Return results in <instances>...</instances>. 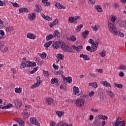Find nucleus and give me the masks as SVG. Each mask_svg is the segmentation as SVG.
I'll list each match as a JSON object with an SVG mask.
<instances>
[{
  "instance_id": "393cba45",
  "label": "nucleus",
  "mask_w": 126,
  "mask_h": 126,
  "mask_svg": "<svg viewBox=\"0 0 126 126\" xmlns=\"http://www.w3.org/2000/svg\"><path fill=\"white\" fill-rule=\"evenodd\" d=\"M114 86H115V87H117V88L119 89L123 88V87H124V86L122 84H118L117 83H114Z\"/></svg>"
},
{
  "instance_id": "4d7b16f0",
  "label": "nucleus",
  "mask_w": 126,
  "mask_h": 126,
  "mask_svg": "<svg viewBox=\"0 0 126 126\" xmlns=\"http://www.w3.org/2000/svg\"><path fill=\"white\" fill-rule=\"evenodd\" d=\"M113 7H114V8H119V5L118 3H115L113 5Z\"/></svg>"
},
{
  "instance_id": "4468645a",
  "label": "nucleus",
  "mask_w": 126,
  "mask_h": 126,
  "mask_svg": "<svg viewBox=\"0 0 126 126\" xmlns=\"http://www.w3.org/2000/svg\"><path fill=\"white\" fill-rule=\"evenodd\" d=\"M27 67H34V66H36V63L34 62H29L26 65Z\"/></svg>"
},
{
  "instance_id": "dca6fc26",
  "label": "nucleus",
  "mask_w": 126,
  "mask_h": 126,
  "mask_svg": "<svg viewBox=\"0 0 126 126\" xmlns=\"http://www.w3.org/2000/svg\"><path fill=\"white\" fill-rule=\"evenodd\" d=\"M53 102L54 100H53L52 98H47L45 102L46 104L47 105H51V104H53Z\"/></svg>"
},
{
  "instance_id": "412c9836",
  "label": "nucleus",
  "mask_w": 126,
  "mask_h": 126,
  "mask_svg": "<svg viewBox=\"0 0 126 126\" xmlns=\"http://www.w3.org/2000/svg\"><path fill=\"white\" fill-rule=\"evenodd\" d=\"M59 82V79L57 78H52L51 80V83L55 84V83H58Z\"/></svg>"
},
{
  "instance_id": "6e6552de",
  "label": "nucleus",
  "mask_w": 126,
  "mask_h": 126,
  "mask_svg": "<svg viewBox=\"0 0 126 126\" xmlns=\"http://www.w3.org/2000/svg\"><path fill=\"white\" fill-rule=\"evenodd\" d=\"M53 35L54 36V38H57V39H59V38L61 37L60 32H59L58 30H55Z\"/></svg>"
},
{
  "instance_id": "5fc2aeb1",
  "label": "nucleus",
  "mask_w": 126,
  "mask_h": 126,
  "mask_svg": "<svg viewBox=\"0 0 126 126\" xmlns=\"http://www.w3.org/2000/svg\"><path fill=\"white\" fill-rule=\"evenodd\" d=\"M20 126H24V125H25V123L24 121L21 120L20 123H19Z\"/></svg>"
},
{
  "instance_id": "5701e85b",
  "label": "nucleus",
  "mask_w": 126,
  "mask_h": 126,
  "mask_svg": "<svg viewBox=\"0 0 126 126\" xmlns=\"http://www.w3.org/2000/svg\"><path fill=\"white\" fill-rule=\"evenodd\" d=\"M95 8H96L97 11H98V12H101V11L102 12H103V10L102 9V7L99 5H97L95 6Z\"/></svg>"
},
{
  "instance_id": "c85d7f7f",
  "label": "nucleus",
  "mask_w": 126,
  "mask_h": 126,
  "mask_svg": "<svg viewBox=\"0 0 126 126\" xmlns=\"http://www.w3.org/2000/svg\"><path fill=\"white\" fill-rule=\"evenodd\" d=\"M35 10L38 13L41 12V8H40V6L38 4L35 5Z\"/></svg>"
},
{
  "instance_id": "2f4dec72",
  "label": "nucleus",
  "mask_w": 126,
  "mask_h": 126,
  "mask_svg": "<svg viewBox=\"0 0 126 126\" xmlns=\"http://www.w3.org/2000/svg\"><path fill=\"white\" fill-rule=\"evenodd\" d=\"M64 56L63 54H59L58 55H57V58L58 60H63L64 58Z\"/></svg>"
},
{
  "instance_id": "69168bd1",
  "label": "nucleus",
  "mask_w": 126,
  "mask_h": 126,
  "mask_svg": "<svg viewBox=\"0 0 126 126\" xmlns=\"http://www.w3.org/2000/svg\"><path fill=\"white\" fill-rule=\"evenodd\" d=\"M63 126H72V124H68L67 123H64Z\"/></svg>"
},
{
  "instance_id": "c9c22d12",
  "label": "nucleus",
  "mask_w": 126,
  "mask_h": 126,
  "mask_svg": "<svg viewBox=\"0 0 126 126\" xmlns=\"http://www.w3.org/2000/svg\"><path fill=\"white\" fill-rule=\"evenodd\" d=\"M107 94H108V95H109V96L111 97V98H114V96H115V94H114L113 92H111V91H108V92H107Z\"/></svg>"
},
{
  "instance_id": "680f3d73",
  "label": "nucleus",
  "mask_w": 126,
  "mask_h": 126,
  "mask_svg": "<svg viewBox=\"0 0 126 126\" xmlns=\"http://www.w3.org/2000/svg\"><path fill=\"white\" fill-rule=\"evenodd\" d=\"M87 97H88V95H83L80 99H81V100H85Z\"/></svg>"
},
{
  "instance_id": "a19ab883",
  "label": "nucleus",
  "mask_w": 126,
  "mask_h": 126,
  "mask_svg": "<svg viewBox=\"0 0 126 126\" xmlns=\"http://www.w3.org/2000/svg\"><path fill=\"white\" fill-rule=\"evenodd\" d=\"M43 74L45 77H49V73L48 71L43 70Z\"/></svg>"
},
{
  "instance_id": "f03ea898",
  "label": "nucleus",
  "mask_w": 126,
  "mask_h": 126,
  "mask_svg": "<svg viewBox=\"0 0 126 126\" xmlns=\"http://www.w3.org/2000/svg\"><path fill=\"white\" fill-rule=\"evenodd\" d=\"M108 25L110 32L114 35H118V31L116 29V27H115L114 24L111 22H109Z\"/></svg>"
},
{
  "instance_id": "774afa93",
  "label": "nucleus",
  "mask_w": 126,
  "mask_h": 126,
  "mask_svg": "<svg viewBox=\"0 0 126 126\" xmlns=\"http://www.w3.org/2000/svg\"><path fill=\"white\" fill-rule=\"evenodd\" d=\"M21 120H22L20 118H16V119H15V122H17L18 124Z\"/></svg>"
},
{
  "instance_id": "7ed1b4c3",
  "label": "nucleus",
  "mask_w": 126,
  "mask_h": 126,
  "mask_svg": "<svg viewBox=\"0 0 126 126\" xmlns=\"http://www.w3.org/2000/svg\"><path fill=\"white\" fill-rule=\"evenodd\" d=\"M85 102V100H82L80 98H79L76 100V106L78 108H82L83 106H84V103Z\"/></svg>"
},
{
  "instance_id": "0e129e2a",
  "label": "nucleus",
  "mask_w": 126,
  "mask_h": 126,
  "mask_svg": "<svg viewBox=\"0 0 126 126\" xmlns=\"http://www.w3.org/2000/svg\"><path fill=\"white\" fill-rule=\"evenodd\" d=\"M0 35H1V36H3L4 35V32L2 30H0Z\"/></svg>"
},
{
  "instance_id": "c756f323",
  "label": "nucleus",
  "mask_w": 126,
  "mask_h": 126,
  "mask_svg": "<svg viewBox=\"0 0 126 126\" xmlns=\"http://www.w3.org/2000/svg\"><path fill=\"white\" fill-rule=\"evenodd\" d=\"M52 43H53V41H50L48 42H46L44 44V47H45V48H49V47H50L51 46V45H52Z\"/></svg>"
},
{
  "instance_id": "ddd939ff",
  "label": "nucleus",
  "mask_w": 126,
  "mask_h": 126,
  "mask_svg": "<svg viewBox=\"0 0 126 126\" xmlns=\"http://www.w3.org/2000/svg\"><path fill=\"white\" fill-rule=\"evenodd\" d=\"M72 47L73 50L76 51V52H80L81 49H82V46L79 45L78 47H76L75 45H72Z\"/></svg>"
},
{
  "instance_id": "a18cd8bd",
  "label": "nucleus",
  "mask_w": 126,
  "mask_h": 126,
  "mask_svg": "<svg viewBox=\"0 0 126 126\" xmlns=\"http://www.w3.org/2000/svg\"><path fill=\"white\" fill-rule=\"evenodd\" d=\"M89 43H90V44H91V45H93L94 44H96V41L94 42V40L93 39L90 38L89 40Z\"/></svg>"
},
{
  "instance_id": "49530a36",
  "label": "nucleus",
  "mask_w": 126,
  "mask_h": 126,
  "mask_svg": "<svg viewBox=\"0 0 126 126\" xmlns=\"http://www.w3.org/2000/svg\"><path fill=\"white\" fill-rule=\"evenodd\" d=\"M6 4L5 1L0 0V6H4Z\"/></svg>"
},
{
  "instance_id": "f257e3e1",
  "label": "nucleus",
  "mask_w": 126,
  "mask_h": 126,
  "mask_svg": "<svg viewBox=\"0 0 126 126\" xmlns=\"http://www.w3.org/2000/svg\"><path fill=\"white\" fill-rule=\"evenodd\" d=\"M52 46L53 49H59L60 47H61L62 49H63L64 52H67V53H72L73 52V50L71 47H69L65 44V43L61 41L53 42Z\"/></svg>"
},
{
  "instance_id": "1a4fd4ad",
  "label": "nucleus",
  "mask_w": 126,
  "mask_h": 126,
  "mask_svg": "<svg viewBox=\"0 0 126 126\" xmlns=\"http://www.w3.org/2000/svg\"><path fill=\"white\" fill-rule=\"evenodd\" d=\"M27 38L32 39V40H35V39H36V35L33 33L29 32L27 34Z\"/></svg>"
},
{
  "instance_id": "13d9d810",
  "label": "nucleus",
  "mask_w": 126,
  "mask_h": 126,
  "mask_svg": "<svg viewBox=\"0 0 126 126\" xmlns=\"http://www.w3.org/2000/svg\"><path fill=\"white\" fill-rule=\"evenodd\" d=\"M53 66L54 69H55V70H57V69H59V66L58 65L57 66L56 64L53 63Z\"/></svg>"
},
{
  "instance_id": "20e7f679",
  "label": "nucleus",
  "mask_w": 126,
  "mask_h": 126,
  "mask_svg": "<svg viewBox=\"0 0 126 126\" xmlns=\"http://www.w3.org/2000/svg\"><path fill=\"white\" fill-rule=\"evenodd\" d=\"M31 122L32 125H35V126H40V123L37 121V119L35 117L30 118Z\"/></svg>"
},
{
  "instance_id": "603ef678",
  "label": "nucleus",
  "mask_w": 126,
  "mask_h": 126,
  "mask_svg": "<svg viewBox=\"0 0 126 126\" xmlns=\"http://www.w3.org/2000/svg\"><path fill=\"white\" fill-rule=\"evenodd\" d=\"M118 34H114V35H118V36H120V37H124L125 35H124V33L120 32H118Z\"/></svg>"
},
{
  "instance_id": "e433bc0d",
  "label": "nucleus",
  "mask_w": 126,
  "mask_h": 126,
  "mask_svg": "<svg viewBox=\"0 0 126 126\" xmlns=\"http://www.w3.org/2000/svg\"><path fill=\"white\" fill-rule=\"evenodd\" d=\"M56 114L58 116V117H61V116H63V111H56Z\"/></svg>"
},
{
  "instance_id": "c03bdc74",
  "label": "nucleus",
  "mask_w": 126,
  "mask_h": 126,
  "mask_svg": "<svg viewBox=\"0 0 126 126\" xmlns=\"http://www.w3.org/2000/svg\"><path fill=\"white\" fill-rule=\"evenodd\" d=\"M26 64L23 62H22V63L21 64V66H20V68H24L25 67H26Z\"/></svg>"
},
{
  "instance_id": "9d476101",
  "label": "nucleus",
  "mask_w": 126,
  "mask_h": 126,
  "mask_svg": "<svg viewBox=\"0 0 126 126\" xmlns=\"http://www.w3.org/2000/svg\"><path fill=\"white\" fill-rule=\"evenodd\" d=\"M19 11L20 13H22L23 12L28 13V12H29V10H28V8H27L22 7L19 9Z\"/></svg>"
},
{
  "instance_id": "bf43d9fd",
  "label": "nucleus",
  "mask_w": 126,
  "mask_h": 126,
  "mask_svg": "<svg viewBox=\"0 0 126 126\" xmlns=\"http://www.w3.org/2000/svg\"><path fill=\"white\" fill-rule=\"evenodd\" d=\"M71 40L72 41V42H75L76 41V37L74 36H72L71 37Z\"/></svg>"
},
{
  "instance_id": "473e14b6",
  "label": "nucleus",
  "mask_w": 126,
  "mask_h": 126,
  "mask_svg": "<svg viewBox=\"0 0 126 126\" xmlns=\"http://www.w3.org/2000/svg\"><path fill=\"white\" fill-rule=\"evenodd\" d=\"M30 116V113L24 112L23 113V117L25 118V119H28V118H29Z\"/></svg>"
},
{
  "instance_id": "7c9ffc66",
  "label": "nucleus",
  "mask_w": 126,
  "mask_h": 126,
  "mask_svg": "<svg viewBox=\"0 0 126 126\" xmlns=\"http://www.w3.org/2000/svg\"><path fill=\"white\" fill-rule=\"evenodd\" d=\"M15 91L16 93H21L22 92V89L21 88H15Z\"/></svg>"
},
{
  "instance_id": "f3484780",
  "label": "nucleus",
  "mask_w": 126,
  "mask_h": 126,
  "mask_svg": "<svg viewBox=\"0 0 126 126\" xmlns=\"http://www.w3.org/2000/svg\"><path fill=\"white\" fill-rule=\"evenodd\" d=\"M89 34V31L86 30L84 31V32H82V36L84 39L86 38L87 36H88Z\"/></svg>"
},
{
  "instance_id": "bb28decb",
  "label": "nucleus",
  "mask_w": 126,
  "mask_h": 126,
  "mask_svg": "<svg viewBox=\"0 0 126 126\" xmlns=\"http://www.w3.org/2000/svg\"><path fill=\"white\" fill-rule=\"evenodd\" d=\"M81 28H83V25H82V24L79 25V26H78L77 27L76 32H79L80 31V30H81Z\"/></svg>"
},
{
  "instance_id": "37998d69",
  "label": "nucleus",
  "mask_w": 126,
  "mask_h": 126,
  "mask_svg": "<svg viewBox=\"0 0 126 126\" xmlns=\"http://www.w3.org/2000/svg\"><path fill=\"white\" fill-rule=\"evenodd\" d=\"M86 50L87 51H89L90 53L93 52V50H92V48H91V46L90 47V46H87L86 47Z\"/></svg>"
},
{
  "instance_id": "3c124183",
  "label": "nucleus",
  "mask_w": 126,
  "mask_h": 126,
  "mask_svg": "<svg viewBox=\"0 0 126 126\" xmlns=\"http://www.w3.org/2000/svg\"><path fill=\"white\" fill-rule=\"evenodd\" d=\"M10 108H12V104L11 103H9L6 105V109H10Z\"/></svg>"
},
{
  "instance_id": "f704fd0d",
  "label": "nucleus",
  "mask_w": 126,
  "mask_h": 126,
  "mask_svg": "<svg viewBox=\"0 0 126 126\" xmlns=\"http://www.w3.org/2000/svg\"><path fill=\"white\" fill-rule=\"evenodd\" d=\"M6 32H11V31H13V27H9L6 28Z\"/></svg>"
},
{
  "instance_id": "864d4df0",
  "label": "nucleus",
  "mask_w": 126,
  "mask_h": 126,
  "mask_svg": "<svg viewBox=\"0 0 126 126\" xmlns=\"http://www.w3.org/2000/svg\"><path fill=\"white\" fill-rule=\"evenodd\" d=\"M94 94H95V92H94V91H92L89 93V96H90V97H92V96H93V95H94Z\"/></svg>"
},
{
  "instance_id": "79ce46f5",
  "label": "nucleus",
  "mask_w": 126,
  "mask_h": 126,
  "mask_svg": "<svg viewBox=\"0 0 126 126\" xmlns=\"http://www.w3.org/2000/svg\"><path fill=\"white\" fill-rule=\"evenodd\" d=\"M55 6L58 8V9H61L62 4L60 3H56Z\"/></svg>"
},
{
  "instance_id": "0eeeda50",
  "label": "nucleus",
  "mask_w": 126,
  "mask_h": 126,
  "mask_svg": "<svg viewBox=\"0 0 126 126\" xmlns=\"http://www.w3.org/2000/svg\"><path fill=\"white\" fill-rule=\"evenodd\" d=\"M64 83H71L72 82V78L71 77H67L63 79Z\"/></svg>"
},
{
  "instance_id": "8fccbe9b",
  "label": "nucleus",
  "mask_w": 126,
  "mask_h": 126,
  "mask_svg": "<svg viewBox=\"0 0 126 126\" xmlns=\"http://www.w3.org/2000/svg\"><path fill=\"white\" fill-rule=\"evenodd\" d=\"M117 20V17L112 16L111 19V21L113 22V23H115V21Z\"/></svg>"
},
{
  "instance_id": "de8ad7c7",
  "label": "nucleus",
  "mask_w": 126,
  "mask_h": 126,
  "mask_svg": "<svg viewBox=\"0 0 126 126\" xmlns=\"http://www.w3.org/2000/svg\"><path fill=\"white\" fill-rule=\"evenodd\" d=\"M92 29L93 31H95V32L98 31V28H97V26L96 25H94V27L92 26Z\"/></svg>"
},
{
  "instance_id": "cd10ccee",
  "label": "nucleus",
  "mask_w": 126,
  "mask_h": 126,
  "mask_svg": "<svg viewBox=\"0 0 126 126\" xmlns=\"http://www.w3.org/2000/svg\"><path fill=\"white\" fill-rule=\"evenodd\" d=\"M98 118L101 120H108V117L102 114L98 115Z\"/></svg>"
},
{
  "instance_id": "6e6d98bb",
  "label": "nucleus",
  "mask_w": 126,
  "mask_h": 126,
  "mask_svg": "<svg viewBox=\"0 0 126 126\" xmlns=\"http://www.w3.org/2000/svg\"><path fill=\"white\" fill-rule=\"evenodd\" d=\"M12 4L14 6V7H19V4L17 3L12 2Z\"/></svg>"
},
{
  "instance_id": "b1692460",
  "label": "nucleus",
  "mask_w": 126,
  "mask_h": 126,
  "mask_svg": "<svg viewBox=\"0 0 126 126\" xmlns=\"http://www.w3.org/2000/svg\"><path fill=\"white\" fill-rule=\"evenodd\" d=\"M89 86H92L93 87H94V88H97V87H98V84H97V82H96L89 83Z\"/></svg>"
},
{
  "instance_id": "58836bf2",
  "label": "nucleus",
  "mask_w": 126,
  "mask_h": 126,
  "mask_svg": "<svg viewBox=\"0 0 126 126\" xmlns=\"http://www.w3.org/2000/svg\"><path fill=\"white\" fill-rule=\"evenodd\" d=\"M99 54L102 58H104V57L106 56V51L103 50L101 53H99Z\"/></svg>"
},
{
  "instance_id": "6ab92c4d",
  "label": "nucleus",
  "mask_w": 126,
  "mask_h": 126,
  "mask_svg": "<svg viewBox=\"0 0 126 126\" xmlns=\"http://www.w3.org/2000/svg\"><path fill=\"white\" fill-rule=\"evenodd\" d=\"M41 15L43 18H44V19H45V20H48L49 21L52 20V18L50 17V16H46L44 15L43 13H41Z\"/></svg>"
},
{
  "instance_id": "4be33fe9",
  "label": "nucleus",
  "mask_w": 126,
  "mask_h": 126,
  "mask_svg": "<svg viewBox=\"0 0 126 126\" xmlns=\"http://www.w3.org/2000/svg\"><path fill=\"white\" fill-rule=\"evenodd\" d=\"M102 82V84L104 86H105L106 87H111V84H110L109 82L107 81H103Z\"/></svg>"
},
{
  "instance_id": "052dcab7",
  "label": "nucleus",
  "mask_w": 126,
  "mask_h": 126,
  "mask_svg": "<svg viewBox=\"0 0 126 126\" xmlns=\"http://www.w3.org/2000/svg\"><path fill=\"white\" fill-rule=\"evenodd\" d=\"M89 3H91V4H95V0H88Z\"/></svg>"
},
{
  "instance_id": "f8f14e48",
  "label": "nucleus",
  "mask_w": 126,
  "mask_h": 126,
  "mask_svg": "<svg viewBox=\"0 0 126 126\" xmlns=\"http://www.w3.org/2000/svg\"><path fill=\"white\" fill-rule=\"evenodd\" d=\"M28 18L30 19V20H34V19L36 18V13L33 12L32 14V15L29 14L28 15Z\"/></svg>"
},
{
  "instance_id": "a211bd4d",
  "label": "nucleus",
  "mask_w": 126,
  "mask_h": 126,
  "mask_svg": "<svg viewBox=\"0 0 126 126\" xmlns=\"http://www.w3.org/2000/svg\"><path fill=\"white\" fill-rule=\"evenodd\" d=\"M59 21L56 19H55L52 23H50L49 26L51 28L53 27V26H55V25L58 24Z\"/></svg>"
},
{
  "instance_id": "09e8293b",
  "label": "nucleus",
  "mask_w": 126,
  "mask_h": 126,
  "mask_svg": "<svg viewBox=\"0 0 126 126\" xmlns=\"http://www.w3.org/2000/svg\"><path fill=\"white\" fill-rule=\"evenodd\" d=\"M119 69H125L126 70V66L125 65L121 64L119 67Z\"/></svg>"
},
{
  "instance_id": "a878e982",
  "label": "nucleus",
  "mask_w": 126,
  "mask_h": 126,
  "mask_svg": "<svg viewBox=\"0 0 126 126\" xmlns=\"http://www.w3.org/2000/svg\"><path fill=\"white\" fill-rule=\"evenodd\" d=\"M54 35L50 34L46 36V39L47 41H50V40L54 39Z\"/></svg>"
},
{
  "instance_id": "9b49d317",
  "label": "nucleus",
  "mask_w": 126,
  "mask_h": 126,
  "mask_svg": "<svg viewBox=\"0 0 126 126\" xmlns=\"http://www.w3.org/2000/svg\"><path fill=\"white\" fill-rule=\"evenodd\" d=\"M41 83H42V81H37L35 83H34L33 85L31 87L32 89L35 88V87H38V86H40V85H41Z\"/></svg>"
},
{
  "instance_id": "423d86ee",
  "label": "nucleus",
  "mask_w": 126,
  "mask_h": 126,
  "mask_svg": "<svg viewBox=\"0 0 126 126\" xmlns=\"http://www.w3.org/2000/svg\"><path fill=\"white\" fill-rule=\"evenodd\" d=\"M99 45V42L98 41H95V43L94 44H92L91 48L92 50H93V52H95L96 50H97V48L98 47V46Z\"/></svg>"
},
{
  "instance_id": "2eb2a0df",
  "label": "nucleus",
  "mask_w": 126,
  "mask_h": 126,
  "mask_svg": "<svg viewBox=\"0 0 126 126\" xmlns=\"http://www.w3.org/2000/svg\"><path fill=\"white\" fill-rule=\"evenodd\" d=\"M80 58H82L84 59V60H85V61L90 60V58L87 55L83 54H82L80 55Z\"/></svg>"
},
{
  "instance_id": "e2e57ef3",
  "label": "nucleus",
  "mask_w": 126,
  "mask_h": 126,
  "mask_svg": "<svg viewBox=\"0 0 126 126\" xmlns=\"http://www.w3.org/2000/svg\"><path fill=\"white\" fill-rule=\"evenodd\" d=\"M57 126H63V122H59L57 124Z\"/></svg>"
},
{
  "instance_id": "39448f33",
  "label": "nucleus",
  "mask_w": 126,
  "mask_h": 126,
  "mask_svg": "<svg viewBox=\"0 0 126 126\" xmlns=\"http://www.w3.org/2000/svg\"><path fill=\"white\" fill-rule=\"evenodd\" d=\"M13 103L17 108H21V106H22V102H21V101L19 99L14 100Z\"/></svg>"
},
{
  "instance_id": "4c0bfd02",
  "label": "nucleus",
  "mask_w": 126,
  "mask_h": 126,
  "mask_svg": "<svg viewBox=\"0 0 126 126\" xmlns=\"http://www.w3.org/2000/svg\"><path fill=\"white\" fill-rule=\"evenodd\" d=\"M68 21L69 23H73V22L74 21V17H69L68 19Z\"/></svg>"
},
{
  "instance_id": "338daca9",
  "label": "nucleus",
  "mask_w": 126,
  "mask_h": 126,
  "mask_svg": "<svg viewBox=\"0 0 126 126\" xmlns=\"http://www.w3.org/2000/svg\"><path fill=\"white\" fill-rule=\"evenodd\" d=\"M95 125L96 126H100V122L98 121H96L95 123Z\"/></svg>"
},
{
  "instance_id": "aec40b11",
  "label": "nucleus",
  "mask_w": 126,
  "mask_h": 126,
  "mask_svg": "<svg viewBox=\"0 0 126 126\" xmlns=\"http://www.w3.org/2000/svg\"><path fill=\"white\" fill-rule=\"evenodd\" d=\"M73 90L74 92V94L76 95V94L78 93L79 92V88L78 87L74 86L73 87Z\"/></svg>"
},
{
  "instance_id": "72a5a7b5",
  "label": "nucleus",
  "mask_w": 126,
  "mask_h": 126,
  "mask_svg": "<svg viewBox=\"0 0 126 126\" xmlns=\"http://www.w3.org/2000/svg\"><path fill=\"white\" fill-rule=\"evenodd\" d=\"M42 3H44L45 4V6H47V5H50V2H48V0H42Z\"/></svg>"
},
{
  "instance_id": "ea45409f",
  "label": "nucleus",
  "mask_w": 126,
  "mask_h": 126,
  "mask_svg": "<svg viewBox=\"0 0 126 126\" xmlns=\"http://www.w3.org/2000/svg\"><path fill=\"white\" fill-rule=\"evenodd\" d=\"M40 56L41 59H45L46 57H47V54H46L45 52H43L42 54H40Z\"/></svg>"
}]
</instances>
